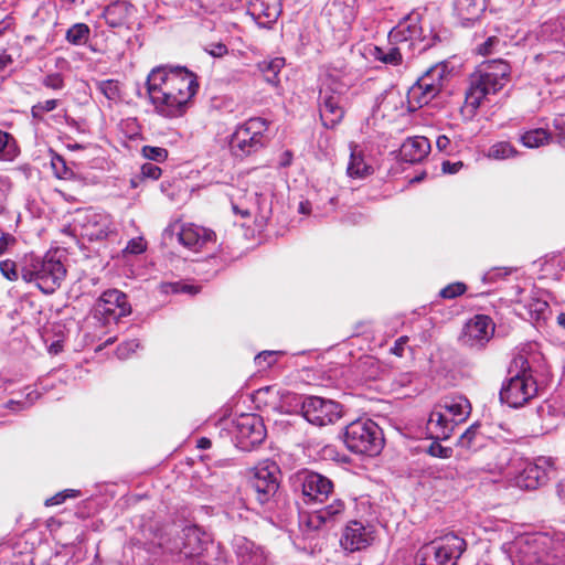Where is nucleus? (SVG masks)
Masks as SVG:
<instances>
[{"instance_id": "nucleus-53", "label": "nucleus", "mask_w": 565, "mask_h": 565, "mask_svg": "<svg viewBox=\"0 0 565 565\" xmlns=\"http://www.w3.org/2000/svg\"><path fill=\"white\" fill-rule=\"evenodd\" d=\"M466 291V286L461 282H454L448 285L447 287L440 290V296L443 298L452 299L457 296L462 295Z\"/></svg>"}, {"instance_id": "nucleus-24", "label": "nucleus", "mask_w": 565, "mask_h": 565, "mask_svg": "<svg viewBox=\"0 0 565 565\" xmlns=\"http://www.w3.org/2000/svg\"><path fill=\"white\" fill-rule=\"evenodd\" d=\"M248 12L259 26L269 28L281 12L280 1L249 0Z\"/></svg>"}, {"instance_id": "nucleus-60", "label": "nucleus", "mask_w": 565, "mask_h": 565, "mask_svg": "<svg viewBox=\"0 0 565 565\" xmlns=\"http://www.w3.org/2000/svg\"><path fill=\"white\" fill-rule=\"evenodd\" d=\"M499 43V39L497 36H490L487 39L486 42L479 45L478 53L481 55L490 54L492 51V47Z\"/></svg>"}, {"instance_id": "nucleus-35", "label": "nucleus", "mask_w": 565, "mask_h": 565, "mask_svg": "<svg viewBox=\"0 0 565 565\" xmlns=\"http://www.w3.org/2000/svg\"><path fill=\"white\" fill-rule=\"evenodd\" d=\"M131 13V6L126 1L110 3L104 10V18L110 28H118L126 23Z\"/></svg>"}, {"instance_id": "nucleus-12", "label": "nucleus", "mask_w": 565, "mask_h": 565, "mask_svg": "<svg viewBox=\"0 0 565 565\" xmlns=\"http://www.w3.org/2000/svg\"><path fill=\"white\" fill-rule=\"evenodd\" d=\"M448 74L446 63L429 67L408 89L407 100L411 107L420 108L430 103L440 93Z\"/></svg>"}, {"instance_id": "nucleus-11", "label": "nucleus", "mask_w": 565, "mask_h": 565, "mask_svg": "<svg viewBox=\"0 0 565 565\" xmlns=\"http://www.w3.org/2000/svg\"><path fill=\"white\" fill-rule=\"evenodd\" d=\"M286 399L300 406L302 416L312 425L326 426L335 423L342 416V407L339 403L318 396H300L288 393Z\"/></svg>"}, {"instance_id": "nucleus-33", "label": "nucleus", "mask_w": 565, "mask_h": 565, "mask_svg": "<svg viewBox=\"0 0 565 565\" xmlns=\"http://www.w3.org/2000/svg\"><path fill=\"white\" fill-rule=\"evenodd\" d=\"M486 0H456L455 10L462 22H475L486 10Z\"/></svg>"}, {"instance_id": "nucleus-39", "label": "nucleus", "mask_w": 565, "mask_h": 565, "mask_svg": "<svg viewBox=\"0 0 565 565\" xmlns=\"http://www.w3.org/2000/svg\"><path fill=\"white\" fill-rule=\"evenodd\" d=\"M284 64V58L280 57H276L269 62H263L260 64V70L264 73L266 82L270 84H277L278 74L282 68Z\"/></svg>"}, {"instance_id": "nucleus-19", "label": "nucleus", "mask_w": 565, "mask_h": 565, "mask_svg": "<svg viewBox=\"0 0 565 565\" xmlns=\"http://www.w3.org/2000/svg\"><path fill=\"white\" fill-rule=\"evenodd\" d=\"M231 203L234 213L242 217H249L256 213L265 216L268 210L266 196L257 190L237 189L235 193L231 194Z\"/></svg>"}, {"instance_id": "nucleus-21", "label": "nucleus", "mask_w": 565, "mask_h": 565, "mask_svg": "<svg viewBox=\"0 0 565 565\" xmlns=\"http://www.w3.org/2000/svg\"><path fill=\"white\" fill-rule=\"evenodd\" d=\"M495 328L493 320H467L459 341L468 347L483 345L494 334Z\"/></svg>"}, {"instance_id": "nucleus-5", "label": "nucleus", "mask_w": 565, "mask_h": 565, "mask_svg": "<svg viewBox=\"0 0 565 565\" xmlns=\"http://www.w3.org/2000/svg\"><path fill=\"white\" fill-rule=\"evenodd\" d=\"M509 379L500 391V399L509 406L518 408L537 395V383L532 376L527 359L518 354L509 367Z\"/></svg>"}, {"instance_id": "nucleus-47", "label": "nucleus", "mask_w": 565, "mask_h": 565, "mask_svg": "<svg viewBox=\"0 0 565 565\" xmlns=\"http://www.w3.org/2000/svg\"><path fill=\"white\" fill-rule=\"evenodd\" d=\"M479 437L476 426L469 427L459 438V446L466 449L476 447V441Z\"/></svg>"}, {"instance_id": "nucleus-26", "label": "nucleus", "mask_w": 565, "mask_h": 565, "mask_svg": "<svg viewBox=\"0 0 565 565\" xmlns=\"http://www.w3.org/2000/svg\"><path fill=\"white\" fill-rule=\"evenodd\" d=\"M179 242L193 250H199L206 243L215 239V233L212 230L194 224H183L178 232Z\"/></svg>"}, {"instance_id": "nucleus-23", "label": "nucleus", "mask_w": 565, "mask_h": 565, "mask_svg": "<svg viewBox=\"0 0 565 565\" xmlns=\"http://www.w3.org/2000/svg\"><path fill=\"white\" fill-rule=\"evenodd\" d=\"M344 510L345 503L341 499H334L330 504L309 513L307 525L312 530L332 525L342 518Z\"/></svg>"}, {"instance_id": "nucleus-2", "label": "nucleus", "mask_w": 565, "mask_h": 565, "mask_svg": "<svg viewBox=\"0 0 565 565\" xmlns=\"http://www.w3.org/2000/svg\"><path fill=\"white\" fill-rule=\"evenodd\" d=\"M502 551L512 565H565V533L522 534Z\"/></svg>"}, {"instance_id": "nucleus-10", "label": "nucleus", "mask_w": 565, "mask_h": 565, "mask_svg": "<svg viewBox=\"0 0 565 565\" xmlns=\"http://www.w3.org/2000/svg\"><path fill=\"white\" fill-rule=\"evenodd\" d=\"M268 122L254 117L239 125L231 136L230 148L234 156L246 157L264 148L268 141Z\"/></svg>"}, {"instance_id": "nucleus-9", "label": "nucleus", "mask_w": 565, "mask_h": 565, "mask_svg": "<svg viewBox=\"0 0 565 565\" xmlns=\"http://www.w3.org/2000/svg\"><path fill=\"white\" fill-rule=\"evenodd\" d=\"M554 470L555 463L551 457H539L531 461L518 456L509 482L520 489L534 490L545 484Z\"/></svg>"}, {"instance_id": "nucleus-17", "label": "nucleus", "mask_w": 565, "mask_h": 565, "mask_svg": "<svg viewBox=\"0 0 565 565\" xmlns=\"http://www.w3.org/2000/svg\"><path fill=\"white\" fill-rule=\"evenodd\" d=\"M375 539L376 532L372 524L353 520L342 530L340 545L344 551L353 553L367 548Z\"/></svg>"}, {"instance_id": "nucleus-40", "label": "nucleus", "mask_w": 565, "mask_h": 565, "mask_svg": "<svg viewBox=\"0 0 565 565\" xmlns=\"http://www.w3.org/2000/svg\"><path fill=\"white\" fill-rule=\"evenodd\" d=\"M521 141L527 148H537L548 141V134L542 128L530 130L521 137Z\"/></svg>"}, {"instance_id": "nucleus-46", "label": "nucleus", "mask_w": 565, "mask_h": 565, "mask_svg": "<svg viewBox=\"0 0 565 565\" xmlns=\"http://www.w3.org/2000/svg\"><path fill=\"white\" fill-rule=\"evenodd\" d=\"M57 104L58 102L56 99H47L33 105L31 108L32 117L42 119L43 114L54 110L57 107Z\"/></svg>"}, {"instance_id": "nucleus-43", "label": "nucleus", "mask_w": 565, "mask_h": 565, "mask_svg": "<svg viewBox=\"0 0 565 565\" xmlns=\"http://www.w3.org/2000/svg\"><path fill=\"white\" fill-rule=\"evenodd\" d=\"M284 354H285L284 351L267 350V351H263V352L258 353L255 356L254 361H255L256 366L259 370H266V369L270 367L271 365H274L276 363V361L278 360V358L282 356Z\"/></svg>"}, {"instance_id": "nucleus-54", "label": "nucleus", "mask_w": 565, "mask_h": 565, "mask_svg": "<svg viewBox=\"0 0 565 565\" xmlns=\"http://www.w3.org/2000/svg\"><path fill=\"white\" fill-rule=\"evenodd\" d=\"M438 439H435L428 447V454L438 457V458H449L451 457L452 449L449 447L441 446L438 441Z\"/></svg>"}, {"instance_id": "nucleus-38", "label": "nucleus", "mask_w": 565, "mask_h": 565, "mask_svg": "<svg viewBox=\"0 0 565 565\" xmlns=\"http://www.w3.org/2000/svg\"><path fill=\"white\" fill-rule=\"evenodd\" d=\"M162 294H188L195 295L200 291V286L186 281L162 282L159 285Z\"/></svg>"}, {"instance_id": "nucleus-55", "label": "nucleus", "mask_w": 565, "mask_h": 565, "mask_svg": "<svg viewBox=\"0 0 565 565\" xmlns=\"http://www.w3.org/2000/svg\"><path fill=\"white\" fill-rule=\"evenodd\" d=\"M161 173H162L161 168H159L154 163L147 162L141 166V174L143 178H148L151 180H158L160 178Z\"/></svg>"}, {"instance_id": "nucleus-14", "label": "nucleus", "mask_w": 565, "mask_h": 565, "mask_svg": "<svg viewBox=\"0 0 565 565\" xmlns=\"http://www.w3.org/2000/svg\"><path fill=\"white\" fill-rule=\"evenodd\" d=\"M306 504H323L334 491V484L328 477L311 470H301L295 477Z\"/></svg>"}, {"instance_id": "nucleus-30", "label": "nucleus", "mask_w": 565, "mask_h": 565, "mask_svg": "<svg viewBox=\"0 0 565 565\" xmlns=\"http://www.w3.org/2000/svg\"><path fill=\"white\" fill-rule=\"evenodd\" d=\"M430 151V142L426 137L416 136L406 139L401 147V157L406 162H420Z\"/></svg>"}, {"instance_id": "nucleus-25", "label": "nucleus", "mask_w": 565, "mask_h": 565, "mask_svg": "<svg viewBox=\"0 0 565 565\" xmlns=\"http://www.w3.org/2000/svg\"><path fill=\"white\" fill-rule=\"evenodd\" d=\"M82 226L90 239H103L111 232V220L108 214L87 210L83 214Z\"/></svg>"}, {"instance_id": "nucleus-31", "label": "nucleus", "mask_w": 565, "mask_h": 565, "mask_svg": "<svg viewBox=\"0 0 565 565\" xmlns=\"http://www.w3.org/2000/svg\"><path fill=\"white\" fill-rule=\"evenodd\" d=\"M41 337L47 347L49 353L58 354L63 351L65 326L60 320H47L42 327Z\"/></svg>"}, {"instance_id": "nucleus-50", "label": "nucleus", "mask_w": 565, "mask_h": 565, "mask_svg": "<svg viewBox=\"0 0 565 565\" xmlns=\"http://www.w3.org/2000/svg\"><path fill=\"white\" fill-rule=\"evenodd\" d=\"M52 168L60 179H68L72 175V171L66 167L65 160L61 156H55L52 159Z\"/></svg>"}, {"instance_id": "nucleus-52", "label": "nucleus", "mask_w": 565, "mask_h": 565, "mask_svg": "<svg viewBox=\"0 0 565 565\" xmlns=\"http://www.w3.org/2000/svg\"><path fill=\"white\" fill-rule=\"evenodd\" d=\"M0 271L9 280L15 281L19 278L17 265L13 260L6 259L0 262Z\"/></svg>"}, {"instance_id": "nucleus-4", "label": "nucleus", "mask_w": 565, "mask_h": 565, "mask_svg": "<svg viewBox=\"0 0 565 565\" xmlns=\"http://www.w3.org/2000/svg\"><path fill=\"white\" fill-rule=\"evenodd\" d=\"M510 65L503 60L486 61L471 74L465 108L475 114L487 95L495 94L509 81Z\"/></svg>"}, {"instance_id": "nucleus-51", "label": "nucleus", "mask_w": 565, "mask_h": 565, "mask_svg": "<svg viewBox=\"0 0 565 565\" xmlns=\"http://www.w3.org/2000/svg\"><path fill=\"white\" fill-rule=\"evenodd\" d=\"M140 347V343L137 341V340H130V341H127V342H124L121 343L117 350H116V355L118 356V359L120 360H126L128 359L131 353H134L138 348Z\"/></svg>"}, {"instance_id": "nucleus-28", "label": "nucleus", "mask_w": 565, "mask_h": 565, "mask_svg": "<svg viewBox=\"0 0 565 565\" xmlns=\"http://www.w3.org/2000/svg\"><path fill=\"white\" fill-rule=\"evenodd\" d=\"M438 405L454 424V427L463 423L471 412L470 402L461 395L445 397L438 402Z\"/></svg>"}, {"instance_id": "nucleus-42", "label": "nucleus", "mask_w": 565, "mask_h": 565, "mask_svg": "<svg viewBox=\"0 0 565 565\" xmlns=\"http://www.w3.org/2000/svg\"><path fill=\"white\" fill-rule=\"evenodd\" d=\"M88 36L89 28L84 23L74 24L66 32V40L74 45L84 44Z\"/></svg>"}, {"instance_id": "nucleus-34", "label": "nucleus", "mask_w": 565, "mask_h": 565, "mask_svg": "<svg viewBox=\"0 0 565 565\" xmlns=\"http://www.w3.org/2000/svg\"><path fill=\"white\" fill-rule=\"evenodd\" d=\"M181 540V553L186 557L200 555L203 551V540L201 539V531L199 527L188 526L183 529Z\"/></svg>"}, {"instance_id": "nucleus-6", "label": "nucleus", "mask_w": 565, "mask_h": 565, "mask_svg": "<svg viewBox=\"0 0 565 565\" xmlns=\"http://www.w3.org/2000/svg\"><path fill=\"white\" fill-rule=\"evenodd\" d=\"M343 441L350 451L371 457L379 455L384 445L382 429L370 418H358L347 425Z\"/></svg>"}, {"instance_id": "nucleus-3", "label": "nucleus", "mask_w": 565, "mask_h": 565, "mask_svg": "<svg viewBox=\"0 0 565 565\" xmlns=\"http://www.w3.org/2000/svg\"><path fill=\"white\" fill-rule=\"evenodd\" d=\"M345 76L344 65H330L326 68L318 97L320 119L326 128H334L344 117L342 100L349 87Z\"/></svg>"}, {"instance_id": "nucleus-15", "label": "nucleus", "mask_w": 565, "mask_h": 565, "mask_svg": "<svg viewBox=\"0 0 565 565\" xmlns=\"http://www.w3.org/2000/svg\"><path fill=\"white\" fill-rule=\"evenodd\" d=\"M482 456L483 462L478 470L488 472L494 478H503L509 482L519 455L511 448L490 445L483 450Z\"/></svg>"}, {"instance_id": "nucleus-44", "label": "nucleus", "mask_w": 565, "mask_h": 565, "mask_svg": "<svg viewBox=\"0 0 565 565\" xmlns=\"http://www.w3.org/2000/svg\"><path fill=\"white\" fill-rule=\"evenodd\" d=\"M516 154V150L505 141L498 142L490 147L488 157L497 160L508 159Z\"/></svg>"}, {"instance_id": "nucleus-59", "label": "nucleus", "mask_w": 565, "mask_h": 565, "mask_svg": "<svg viewBox=\"0 0 565 565\" xmlns=\"http://www.w3.org/2000/svg\"><path fill=\"white\" fill-rule=\"evenodd\" d=\"M146 249V244L142 238H134L128 242L125 252L134 255L141 254Z\"/></svg>"}, {"instance_id": "nucleus-18", "label": "nucleus", "mask_w": 565, "mask_h": 565, "mask_svg": "<svg viewBox=\"0 0 565 565\" xmlns=\"http://www.w3.org/2000/svg\"><path fill=\"white\" fill-rule=\"evenodd\" d=\"M420 17L418 13L413 12L405 17L390 32L388 39L392 42H399V44L409 46L414 42L423 43L420 51L427 50L431 46L429 41L423 35V26L419 25Z\"/></svg>"}, {"instance_id": "nucleus-48", "label": "nucleus", "mask_w": 565, "mask_h": 565, "mask_svg": "<svg viewBox=\"0 0 565 565\" xmlns=\"http://www.w3.org/2000/svg\"><path fill=\"white\" fill-rule=\"evenodd\" d=\"M78 495H79V491L73 490V489H66V490H63V491L56 493L55 495L46 499L45 505H47V507L57 505V504L63 503L68 498H77Z\"/></svg>"}, {"instance_id": "nucleus-63", "label": "nucleus", "mask_w": 565, "mask_h": 565, "mask_svg": "<svg viewBox=\"0 0 565 565\" xmlns=\"http://www.w3.org/2000/svg\"><path fill=\"white\" fill-rule=\"evenodd\" d=\"M557 132V142L565 148V122L562 119H556L554 122Z\"/></svg>"}, {"instance_id": "nucleus-1", "label": "nucleus", "mask_w": 565, "mask_h": 565, "mask_svg": "<svg viewBox=\"0 0 565 565\" xmlns=\"http://www.w3.org/2000/svg\"><path fill=\"white\" fill-rule=\"evenodd\" d=\"M147 95L154 111L169 119L183 116L198 93L196 75L182 66H157L146 81Z\"/></svg>"}, {"instance_id": "nucleus-37", "label": "nucleus", "mask_w": 565, "mask_h": 565, "mask_svg": "<svg viewBox=\"0 0 565 565\" xmlns=\"http://www.w3.org/2000/svg\"><path fill=\"white\" fill-rule=\"evenodd\" d=\"M242 562L249 565H265L266 555L262 547L255 546L252 542H246L239 550Z\"/></svg>"}, {"instance_id": "nucleus-57", "label": "nucleus", "mask_w": 565, "mask_h": 565, "mask_svg": "<svg viewBox=\"0 0 565 565\" xmlns=\"http://www.w3.org/2000/svg\"><path fill=\"white\" fill-rule=\"evenodd\" d=\"M407 342H408V337H406V335L399 337L395 341L394 345L390 349V352L398 358L404 356L406 350L408 349Z\"/></svg>"}, {"instance_id": "nucleus-56", "label": "nucleus", "mask_w": 565, "mask_h": 565, "mask_svg": "<svg viewBox=\"0 0 565 565\" xmlns=\"http://www.w3.org/2000/svg\"><path fill=\"white\" fill-rule=\"evenodd\" d=\"M550 309V306L546 301L543 300H534L530 305V313L534 316V318H545L546 311Z\"/></svg>"}, {"instance_id": "nucleus-16", "label": "nucleus", "mask_w": 565, "mask_h": 565, "mask_svg": "<svg viewBox=\"0 0 565 565\" xmlns=\"http://www.w3.org/2000/svg\"><path fill=\"white\" fill-rule=\"evenodd\" d=\"M234 434L237 447L244 451H249L264 441L266 428L258 415L243 414L235 423Z\"/></svg>"}, {"instance_id": "nucleus-64", "label": "nucleus", "mask_w": 565, "mask_h": 565, "mask_svg": "<svg viewBox=\"0 0 565 565\" xmlns=\"http://www.w3.org/2000/svg\"><path fill=\"white\" fill-rule=\"evenodd\" d=\"M436 146L438 148L439 151H447L449 146H450V139L445 136V135H441L437 138L436 140Z\"/></svg>"}, {"instance_id": "nucleus-20", "label": "nucleus", "mask_w": 565, "mask_h": 565, "mask_svg": "<svg viewBox=\"0 0 565 565\" xmlns=\"http://www.w3.org/2000/svg\"><path fill=\"white\" fill-rule=\"evenodd\" d=\"M95 311L103 317L125 318L131 313V306L126 294L118 289H109L97 300Z\"/></svg>"}, {"instance_id": "nucleus-22", "label": "nucleus", "mask_w": 565, "mask_h": 565, "mask_svg": "<svg viewBox=\"0 0 565 565\" xmlns=\"http://www.w3.org/2000/svg\"><path fill=\"white\" fill-rule=\"evenodd\" d=\"M324 13L330 26L338 32L349 30L355 19L354 8L342 0H333L327 3Z\"/></svg>"}, {"instance_id": "nucleus-27", "label": "nucleus", "mask_w": 565, "mask_h": 565, "mask_svg": "<svg viewBox=\"0 0 565 565\" xmlns=\"http://www.w3.org/2000/svg\"><path fill=\"white\" fill-rule=\"evenodd\" d=\"M540 39L548 45V52H565V24L562 20L545 22L541 26Z\"/></svg>"}, {"instance_id": "nucleus-61", "label": "nucleus", "mask_w": 565, "mask_h": 565, "mask_svg": "<svg viewBox=\"0 0 565 565\" xmlns=\"http://www.w3.org/2000/svg\"><path fill=\"white\" fill-rule=\"evenodd\" d=\"M512 268L510 267H502V268H493L491 270H489L487 274H486V279L488 280H494L495 278L498 277H504V276H508L512 273Z\"/></svg>"}, {"instance_id": "nucleus-29", "label": "nucleus", "mask_w": 565, "mask_h": 565, "mask_svg": "<svg viewBox=\"0 0 565 565\" xmlns=\"http://www.w3.org/2000/svg\"><path fill=\"white\" fill-rule=\"evenodd\" d=\"M427 433L431 439H448L455 427L438 403L431 409L427 425Z\"/></svg>"}, {"instance_id": "nucleus-32", "label": "nucleus", "mask_w": 565, "mask_h": 565, "mask_svg": "<svg viewBox=\"0 0 565 565\" xmlns=\"http://www.w3.org/2000/svg\"><path fill=\"white\" fill-rule=\"evenodd\" d=\"M350 161L348 164L347 173L351 178L363 179L372 174L373 169L364 160V153L354 142H350Z\"/></svg>"}, {"instance_id": "nucleus-58", "label": "nucleus", "mask_w": 565, "mask_h": 565, "mask_svg": "<svg viewBox=\"0 0 565 565\" xmlns=\"http://www.w3.org/2000/svg\"><path fill=\"white\" fill-rule=\"evenodd\" d=\"M39 397L40 393L38 391H31L26 394V399L24 402L12 399L8 403V407L14 409V406H31L34 403V401H36Z\"/></svg>"}, {"instance_id": "nucleus-8", "label": "nucleus", "mask_w": 565, "mask_h": 565, "mask_svg": "<svg viewBox=\"0 0 565 565\" xmlns=\"http://www.w3.org/2000/svg\"><path fill=\"white\" fill-rule=\"evenodd\" d=\"M465 540L455 533H447L424 544L418 553V565H457L466 551Z\"/></svg>"}, {"instance_id": "nucleus-45", "label": "nucleus", "mask_w": 565, "mask_h": 565, "mask_svg": "<svg viewBox=\"0 0 565 565\" xmlns=\"http://www.w3.org/2000/svg\"><path fill=\"white\" fill-rule=\"evenodd\" d=\"M141 152L145 158L156 162H163L168 158V150L161 147L145 146Z\"/></svg>"}, {"instance_id": "nucleus-41", "label": "nucleus", "mask_w": 565, "mask_h": 565, "mask_svg": "<svg viewBox=\"0 0 565 565\" xmlns=\"http://www.w3.org/2000/svg\"><path fill=\"white\" fill-rule=\"evenodd\" d=\"M97 90L108 100L117 102L120 99V88L118 81L106 79L96 83Z\"/></svg>"}, {"instance_id": "nucleus-13", "label": "nucleus", "mask_w": 565, "mask_h": 565, "mask_svg": "<svg viewBox=\"0 0 565 565\" xmlns=\"http://www.w3.org/2000/svg\"><path fill=\"white\" fill-rule=\"evenodd\" d=\"M278 475L279 467L270 460L262 461L253 468L249 484L262 505L271 503L276 497L279 489Z\"/></svg>"}, {"instance_id": "nucleus-7", "label": "nucleus", "mask_w": 565, "mask_h": 565, "mask_svg": "<svg viewBox=\"0 0 565 565\" xmlns=\"http://www.w3.org/2000/svg\"><path fill=\"white\" fill-rule=\"evenodd\" d=\"M65 275L64 265L53 257L30 256L21 269L22 279L34 282L44 294H51L60 287Z\"/></svg>"}, {"instance_id": "nucleus-49", "label": "nucleus", "mask_w": 565, "mask_h": 565, "mask_svg": "<svg viewBox=\"0 0 565 565\" xmlns=\"http://www.w3.org/2000/svg\"><path fill=\"white\" fill-rule=\"evenodd\" d=\"M42 84L53 90H60L64 87V78L60 73H51L43 77Z\"/></svg>"}, {"instance_id": "nucleus-62", "label": "nucleus", "mask_w": 565, "mask_h": 565, "mask_svg": "<svg viewBox=\"0 0 565 565\" xmlns=\"http://www.w3.org/2000/svg\"><path fill=\"white\" fill-rule=\"evenodd\" d=\"M13 142V137L9 132L0 129V154L3 153L6 149L10 148Z\"/></svg>"}, {"instance_id": "nucleus-36", "label": "nucleus", "mask_w": 565, "mask_h": 565, "mask_svg": "<svg viewBox=\"0 0 565 565\" xmlns=\"http://www.w3.org/2000/svg\"><path fill=\"white\" fill-rule=\"evenodd\" d=\"M402 44L399 42L390 41L386 47L375 46L373 50V56L375 60L391 65H398L402 63Z\"/></svg>"}]
</instances>
